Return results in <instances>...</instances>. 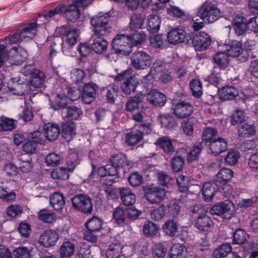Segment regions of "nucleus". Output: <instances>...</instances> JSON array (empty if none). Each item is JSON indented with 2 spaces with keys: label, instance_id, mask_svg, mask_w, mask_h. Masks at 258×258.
Masks as SVG:
<instances>
[{
  "label": "nucleus",
  "instance_id": "f257e3e1",
  "mask_svg": "<svg viewBox=\"0 0 258 258\" xmlns=\"http://www.w3.org/2000/svg\"><path fill=\"white\" fill-rule=\"evenodd\" d=\"M110 16L108 13H99L93 16L90 20L92 31L95 36H107L111 31L109 24Z\"/></svg>",
  "mask_w": 258,
  "mask_h": 258
},
{
  "label": "nucleus",
  "instance_id": "f03ea898",
  "mask_svg": "<svg viewBox=\"0 0 258 258\" xmlns=\"http://www.w3.org/2000/svg\"><path fill=\"white\" fill-rule=\"evenodd\" d=\"M195 214V227L201 231L210 232L214 227V223L211 217L208 216L203 206L196 204L192 210Z\"/></svg>",
  "mask_w": 258,
  "mask_h": 258
},
{
  "label": "nucleus",
  "instance_id": "7ed1b4c3",
  "mask_svg": "<svg viewBox=\"0 0 258 258\" xmlns=\"http://www.w3.org/2000/svg\"><path fill=\"white\" fill-rule=\"evenodd\" d=\"M233 28L237 36L243 35L246 30L258 33V25L255 17L247 20L243 16H237L233 19Z\"/></svg>",
  "mask_w": 258,
  "mask_h": 258
},
{
  "label": "nucleus",
  "instance_id": "20e7f679",
  "mask_svg": "<svg viewBox=\"0 0 258 258\" xmlns=\"http://www.w3.org/2000/svg\"><path fill=\"white\" fill-rule=\"evenodd\" d=\"M186 43L193 46L196 51H204L211 45V38L208 34L201 31L198 34H188L186 36Z\"/></svg>",
  "mask_w": 258,
  "mask_h": 258
},
{
  "label": "nucleus",
  "instance_id": "39448f33",
  "mask_svg": "<svg viewBox=\"0 0 258 258\" xmlns=\"http://www.w3.org/2000/svg\"><path fill=\"white\" fill-rule=\"evenodd\" d=\"M227 187L228 189L225 190V188L223 186L220 187L215 182L205 183L202 189L203 200L207 203L211 202L218 191L226 196L230 195L232 191V188L231 186Z\"/></svg>",
  "mask_w": 258,
  "mask_h": 258
},
{
  "label": "nucleus",
  "instance_id": "423d86ee",
  "mask_svg": "<svg viewBox=\"0 0 258 258\" xmlns=\"http://www.w3.org/2000/svg\"><path fill=\"white\" fill-rule=\"evenodd\" d=\"M58 33L62 36V41L60 43L61 49L63 51V44L67 43L69 46H74L80 36V31L77 28H72L67 25H63L58 28Z\"/></svg>",
  "mask_w": 258,
  "mask_h": 258
},
{
  "label": "nucleus",
  "instance_id": "0eeeda50",
  "mask_svg": "<svg viewBox=\"0 0 258 258\" xmlns=\"http://www.w3.org/2000/svg\"><path fill=\"white\" fill-rule=\"evenodd\" d=\"M131 39L128 35L117 34L112 42V49L116 54L128 55L132 52Z\"/></svg>",
  "mask_w": 258,
  "mask_h": 258
},
{
  "label": "nucleus",
  "instance_id": "6e6552de",
  "mask_svg": "<svg viewBox=\"0 0 258 258\" xmlns=\"http://www.w3.org/2000/svg\"><path fill=\"white\" fill-rule=\"evenodd\" d=\"M200 17L205 22L212 23L218 20L222 15L217 6L211 3H205L200 11Z\"/></svg>",
  "mask_w": 258,
  "mask_h": 258
},
{
  "label": "nucleus",
  "instance_id": "1a4fd4ad",
  "mask_svg": "<svg viewBox=\"0 0 258 258\" xmlns=\"http://www.w3.org/2000/svg\"><path fill=\"white\" fill-rule=\"evenodd\" d=\"M74 209L85 214H91L93 211V205L91 198L84 194H79L72 200Z\"/></svg>",
  "mask_w": 258,
  "mask_h": 258
},
{
  "label": "nucleus",
  "instance_id": "9d476101",
  "mask_svg": "<svg viewBox=\"0 0 258 258\" xmlns=\"http://www.w3.org/2000/svg\"><path fill=\"white\" fill-rule=\"evenodd\" d=\"M172 113L179 119L188 118L194 112L193 105L189 102L179 100L172 104Z\"/></svg>",
  "mask_w": 258,
  "mask_h": 258
},
{
  "label": "nucleus",
  "instance_id": "9b49d317",
  "mask_svg": "<svg viewBox=\"0 0 258 258\" xmlns=\"http://www.w3.org/2000/svg\"><path fill=\"white\" fill-rule=\"evenodd\" d=\"M131 62L133 67L137 70H144L151 64L150 55L144 51H135L132 55Z\"/></svg>",
  "mask_w": 258,
  "mask_h": 258
},
{
  "label": "nucleus",
  "instance_id": "f8f14e48",
  "mask_svg": "<svg viewBox=\"0 0 258 258\" xmlns=\"http://www.w3.org/2000/svg\"><path fill=\"white\" fill-rule=\"evenodd\" d=\"M146 199L152 204H159L165 198L166 192L164 189L158 186L148 187L144 189Z\"/></svg>",
  "mask_w": 258,
  "mask_h": 258
},
{
  "label": "nucleus",
  "instance_id": "ddd939ff",
  "mask_svg": "<svg viewBox=\"0 0 258 258\" xmlns=\"http://www.w3.org/2000/svg\"><path fill=\"white\" fill-rule=\"evenodd\" d=\"M146 173H147V176L155 177L160 185L166 187L170 185L173 181V179L171 176L165 172L156 169L154 165L149 166L146 169Z\"/></svg>",
  "mask_w": 258,
  "mask_h": 258
},
{
  "label": "nucleus",
  "instance_id": "4468645a",
  "mask_svg": "<svg viewBox=\"0 0 258 258\" xmlns=\"http://www.w3.org/2000/svg\"><path fill=\"white\" fill-rule=\"evenodd\" d=\"M98 86L94 83L85 84L83 88L82 100L83 103L90 104L94 101Z\"/></svg>",
  "mask_w": 258,
  "mask_h": 258
},
{
  "label": "nucleus",
  "instance_id": "2eb2a0df",
  "mask_svg": "<svg viewBox=\"0 0 258 258\" xmlns=\"http://www.w3.org/2000/svg\"><path fill=\"white\" fill-rule=\"evenodd\" d=\"M58 238V234L55 230H47L40 236L39 242L45 247H49L55 245Z\"/></svg>",
  "mask_w": 258,
  "mask_h": 258
},
{
  "label": "nucleus",
  "instance_id": "dca6fc26",
  "mask_svg": "<svg viewBox=\"0 0 258 258\" xmlns=\"http://www.w3.org/2000/svg\"><path fill=\"white\" fill-rule=\"evenodd\" d=\"M210 212L213 215L223 216L226 219H230L232 215L229 202L226 201L213 206Z\"/></svg>",
  "mask_w": 258,
  "mask_h": 258
},
{
  "label": "nucleus",
  "instance_id": "f3484780",
  "mask_svg": "<svg viewBox=\"0 0 258 258\" xmlns=\"http://www.w3.org/2000/svg\"><path fill=\"white\" fill-rule=\"evenodd\" d=\"M9 91L14 95H22L27 89V84L20 77L12 78L8 84Z\"/></svg>",
  "mask_w": 258,
  "mask_h": 258
},
{
  "label": "nucleus",
  "instance_id": "a211bd4d",
  "mask_svg": "<svg viewBox=\"0 0 258 258\" xmlns=\"http://www.w3.org/2000/svg\"><path fill=\"white\" fill-rule=\"evenodd\" d=\"M233 176V172L231 169L223 168L217 173L214 178V182L220 187L223 186L225 189L227 188L228 189L227 186H229L227 184Z\"/></svg>",
  "mask_w": 258,
  "mask_h": 258
},
{
  "label": "nucleus",
  "instance_id": "6ab92c4d",
  "mask_svg": "<svg viewBox=\"0 0 258 258\" xmlns=\"http://www.w3.org/2000/svg\"><path fill=\"white\" fill-rule=\"evenodd\" d=\"M149 102L157 107L164 106L167 101L166 96L157 89L151 90L147 95Z\"/></svg>",
  "mask_w": 258,
  "mask_h": 258
},
{
  "label": "nucleus",
  "instance_id": "aec40b11",
  "mask_svg": "<svg viewBox=\"0 0 258 258\" xmlns=\"http://www.w3.org/2000/svg\"><path fill=\"white\" fill-rule=\"evenodd\" d=\"M105 36H98L94 35L90 39V45L92 49L97 53L101 54L107 50L108 42Z\"/></svg>",
  "mask_w": 258,
  "mask_h": 258
},
{
  "label": "nucleus",
  "instance_id": "412c9836",
  "mask_svg": "<svg viewBox=\"0 0 258 258\" xmlns=\"http://www.w3.org/2000/svg\"><path fill=\"white\" fill-rule=\"evenodd\" d=\"M63 16L68 21L76 22L81 16V10L74 4L63 5Z\"/></svg>",
  "mask_w": 258,
  "mask_h": 258
},
{
  "label": "nucleus",
  "instance_id": "4be33fe9",
  "mask_svg": "<svg viewBox=\"0 0 258 258\" xmlns=\"http://www.w3.org/2000/svg\"><path fill=\"white\" fill-rule=\"evenodd\" d=\"M225 51L229 56L238 57L243 51L242 43L237 40H229L225 44Z\"/></svg>",
  "mask_w": 258,
  "mask_h": 258
},
{
  "label": "nucleus",
  "instance_id": "5701e85b",
  "mask_svg": "<svg viewBox=\"0 0 258 258\" xmlns=\"http://www.w3.org/2000/svg\"><path fill=\"white\" fill-rule=\"evenodd\" d=\"M110 162L123 173L125 171V167L130 166V161L127 159L126 156L122 153L111 156L110 158Z\"/></svg>",
  "mask_w": 258,
  "mask_h": 258
},
{
  "label": "nucleus",
  "instance_id": "b1692460",
  "mask_svg": "<svg viewBox=\"0 0 258 258\" xmlns=\"http://www.w3.org/2000/svg\"><path fill=\"white\" fill-rule=\"evenodd\" d=\"M119 196L122 204L125 206H133L136 201V197L129 187L119 188Z\"/></svg>",
  "mask_w": 258,
  "mask_h": 258
},
{
  "label": "nucleus",
  "instance_id": "393cba45",
  "mask_svg": "<svg viewBox=\"0 0 258 258\" xmlns=\"http://www.w3.org/2000/svg\"><path fill=\"white\" fill-rule=\"evenodd\" d=\"M229 56L224 51H219L213 56L212 59L215 66L220 70H225L228 67L229 59Z\"/></svg>",
  "mask_w": 258,
  "mask_h": 258
},
{
  "label": "nucleus",
  "instance_id": "a878e982",
  "mask_svg": "<svg viewBox=\"0 0 258 258\" xmlns=\"http://www.w3.org/2000/svg\"><path fill=\"white\" fill-rule=\"evenodd\" d=\"M49 203L53 209L58 213L62 212L66 205L64 196L57 192L50 196Z\"/></svg>",
  "mask_w": 258,
  "mask_h": 258
},
{
  "label": "nucleus",
  "instance_id": "bb28decb",
  "mask_svg": "<svg viewBox=\"0 0 258 258\" xmlns=\"http://www.w3.org/2000/svg\"><path fill=\"white\" fill-rule=\"evenodd\" d=\"M208 146L213 154L218 155L227 150L228 144L224 139L218 138L208 144Z\"/></svg>",
  "mask_w": 258,
  "mask_h": 258
},
{
  "label": "nucleus",
  "instance_id": "cd10ccee",
  "mask_svg": "<svg viewBox=\"0 0 258 258\" xmlns=\"http://www.w3.org/2000/svg\"><path fill=\"white\" fill-rule=\"evenodd\" d=\"M238 94V89L232 86H223L219 91L220 99L224 101L234 100Z\"/></svg>",
  "mask_w": 258,
  "mask_h": 258
},
{
  "label": "nucleus",
  "instance_id": "c85d7f7f",
  "mask_svg": "<svg viewBox=\"0 0 258 258\" xmlns=\"http://www.w3.org/2000/svg\"><path fill=\"white\" fill-rule=\"evenodd\" d=\"M139 80L135 76L125 80L121 85V90L125 94L130 95L135 92L137 87L139 85Z\"/></svg>",
  "mask_w": 258,
  "mask_h": 258
},
{
  "label": "nucleus",
  "instance_id": "c756f323",
  "mask_svg": "<svg viewBox=\"0 0 258 258\" xmlns=\"http://www.w3.org/2000/svg\"><path fill=\"white\" fill-rule=\"evenodd\" d=\"M45 138L48 141H54L57 139L60 134L59 126L54 123H48L43 126Z\"/></svg>",
  "mask_w": 258,
  "mask_h": 258
},
{
  "label": "nucleus",
  "instance_id": "7c9ffc66",
  "mask_svg": "<svg viewBox=\"0 0 258 258\" xmlns=\"http://www.w3.org/2000/svg\"><path fill=\"white\" fill-rule=\"evenodd\" d=\"M185 37V34L183 30L174 29L168 33L167 38L169 43L175 45L183 42Z\"/></svg>",
  "mask_w": 258,
  "mask_h": 258
},
{
  "label": "nucleus",
  "instance_id": "2f4dec72",
  "mask_svg": "<svg viewBox=\"0 0 258 258\" xmlns=\"http://www.w3.org/2000/svg\"><path fill=\"white\" fill-rule=\"evenodd\" d=\"M76 124L68 121L61 125L62 136L68 142L71 141L76 135Z\"/></svg>",
  "mask_w": 258,
  "mask_h": 258
},
{
  "label": "nucleus",
  "instance_id": "473e14b6",
  "mask_svg": "<svg viewBox=\"0 0 258 258\" xmlns=\"http://www.w3.org/2000/svg\"><path fill=\"white\" fill-rule=\"evenodd\" d=\"M187 248L183 244L175 243L169 253V258H186Z\"/></svg>",
  "mask_w": 258,
  "mask_h": 258
},
{
  "label": "nucleus",
  "instance_id": "72a5a7b5",
  "mask_svg": "<svg viewBox=\"0 0 258 258\" xmlns=\"http://www.w3.org/2000/svg\"><path fill=\"white\" fill-rule=\"evenodd\" d=\"M69 101V97L64 94H57L54 99L51 102V107L54 110L67 108Z\"/></svg>",
  "mask_w": 258,
  "mask_h": 258
},
{
  "label": "nucleus",
  "instance_id": "f704fd0d",
  "mask_svg": "<svg viewBox=\"0 0 258 258\" xmlns=\"http://www.w3.org/2000/svg\"><path fill=\"white\" fill-rule=\"evenodd\" d=\"M161 19L157 15H150L148 17L147 25V30L151 33H156L159 30Z\"/></svg>",
  "mask_w": 258,
  "mask_h": 258
},
{
  "label": "nucleus",
  "instance_id": "c9c22d12",
  "mask_svg": "<svg viewBox=\"0 0 258 258\" xmlns=\"http://www.w3.org/2000/svg\"><path fill=\"white\" fill-rule=\"evenodd\" d=\"M145 18V15L142 13H135L133 15L129 23L131 31L141 29Z\"/></svg>",
  "mask_w": 258,
  "mask_h": 258
},
{
  "label": "nucleus",
  "instance_id": "e433bc0d",
  "mask_svg": "<svg viewBox=\"0 0 258 258\" xmlns=\"http://www.w3.org/2000/svg\"><path fill=\"white\" fill-rule=\"evenodd\" d=\"M30 80L31 85L35 88H40L43 85L45 75L44 73L38 69H34L32 71Z\"/></svg>",
  "mask_w": 258,
  "mask_h": 258
},
{
  "label": "nucleus",
  "instance_id": "4c0bfd02",
  "mask_svg": "<svg viewBox=\"0 0 258 258\" xmlns=\"http://www.w3.org/2000/svg\"><path fill=\"white\" fill-rule=\"evenodd\" d=\"M178 229L177 222L173 219L167 220L162 226L163 232L171 237L176 235Z\"/></svg>",
  "mask_w": 258,
  "mask_h": 258
},
{
  "label": "nucleus",
  "instance_id": "58836bf2",
  "mask_svg": "<svg viewBox=\"0 0 258 258\" xmlns=\"http://www.w3.org/2000/svg\"><path fill=\"white\" fill-rule=\"evenodd\" d=\"M143 134L136 128L134 129L126 134L125 136L126 143L130 146L138 144L143 139Z\"/></svg>",
  "mask_w": 258,
  "mask_h": 258
},
{
  "label": "nucleus",
  "instance_id": "ea45409f",
  "mask_svg": "<svg viewBox=\"0 0 258 258\" xmlns=\"http://www.w3.org/2000/svg\"><path fill=\"white\" fill-rule=\"evenodd\" d=\"M155 144L161 148L165 153L174 152V147L170 139L167 136L159 138Z\"/></svg>",
  "mask_w": 258,
  "mask_h": 258
},
{
  "label": "nucleus",
  "instance_id": "a19ab883",
  "mask_svg": "<svg viewBox=\"0 0 258 258\" xmlns=\"http://www.w3.org/2000/svg\"><path fill=\"white\" fill-rule=\"evenodd\" d=\"M131 32L132 33L128 35L131 40L130 42L132 47L138 44H141L145 41L146 35L143 32L139 31V30H137V31L133 30Z\"/></svg>",
  "mask_w": 258,
  "mask_h": 258
},
{
  "label": "nucleus",
  "instance_id": "79ce46f5",
  "mask_svg": "<svg viewBox=\"0 0 258 258\" xmlns=\"http://www.w3.org/2000/svg\"><path fill=\"white\" fill-rule=\"evenodd\" d=\"M159 229L157 224L151 221H146L143 226L144 234L147 237H153L158 233Z\"/></svg>",
  "mask_w": 258,
  "mask_h": 258
},
{
  "label": "nucleus",
  "instance_id": "37998d69",
  "mask_svg": "<svg viewBox=\"0 0 258 258\" xmlns=\"http://www.w3.org/2000/svg\"><path fill=\"white\" fill-rule=\"evenodd\" d=\"M78 64L84 70L88 72H93L95 70V60L92 56L86 57H79Z\"/></svg>",
  "mask_w": 258,
  "mask_h": 258
},
{
  "label": "nucleus",
  "instance_id": "c03bdc74",
  "mask_svg": "<svg viewBox=\"0 0 258 258\" xmlns=\"http://www.w3.org/2000/svg\"><path fill=\"white\" fill-rule=\"evenodd\" d=\"M232 251V246L229 243H223L215 249L213 252L214 258H223L230 253Z\"/></svg>",
  "mask_w": 258,
  "mask_h": 258
},
{
  "label": "nucleus",
  "instance_id": "a18cd8bd",
  "mask_svg": "<svg viewBox=\"0 0 258 258\" xmlns=\"http://www.w3.org/2000/svg\"><path fill=\"white\" fill-rule=\"evenodd\" d=\"M102 226V221L96 216H94L92 218L89 219L85 223L86 228L94 232H98L101 229Z\"/></svg>",
  "mask_w": 258,
  "mask_h": 258
},
{
  "label": "nucleus",
  "instance_id": "49530a36",
  "mask_svg": "<svg viewBox=\"0 0 258 258\" xmlns=\"http://www.w3.org/2000/svg\"><path fill=\"white\" fill-rule=\"evenodd\" d=\"M73 170L68 167L56 168L51 171V175L53 179L66 180L69 177V172Z\"/></svg>",
  "mask_w": 258,
  "mask_h": 258
},
{
  "label": "nucleus",
  "instance_id": "de8ad7c7",
  "mask_svg": "<svg viewBox=\"0 0 258 258\" xmlns=\"http://www.w3.org/2000/svg\"><path fill=\"white\" fill-rule=\"evenodd\" d=\"M203 148L202 143H196L190 151L187 153L186 159L188 162H192L197 160Z\"/></svg>",
  "mask_w": 258,
  "mask_h": 258
},
{
  "label": "nucleus",
  "instance_id": "09e8293b",
  "mask_svg": "<svg viewBox=\"0 0 258 258\" xmlns=\"http://www.w3.org/2000/svg\"><path fill=\"white\" fill-rule=\"evenodd\" d=\"M190 89L192 92V96L200 98L203 95V86L202 82L198 79H192L189 83Z\"/></svg>",
  "mask_w": 258,
  "mask_h": 258
},
{
  "label": "nucleus",
  "instance_id": "8fccbe9b",
  "mask_svg": "<svg viewBox=\"0 0 258 258\" xmlns=\"http://www.w3.org/2000/svg\"><path fill=\"white\" fill-rule=\"evenodd\" d=\"M74 244L70 241L64 242L60 248V255L62 257H70L75 252Z\"/></svg>",
  "mask_w": 258,
  "mask_h": 258
},
{
  "label": "nucleus",
  "instance_id": "3c124183",
  "mask_svg": "<svg viewBox=\"0 0 258 258\" xmlns=\"http://www.w3.org/2000/svg\"><path fill=\"white\" fill-rule=\"evenodd\" d=\"M142 103L141 98L139 96L130 97L126 103L125 108L127 111L133 112L139 108Z\"/></svg>",
  "mask_w": 258,
  "mask_h": 258
},
{
  "label": "nucleus",
  "instance_id": "603ef678",
  "mask_svg": "<svg viewBox=\"0 0 258 258\" xmlns=\"http://www.w3.org/2000/svg\"><path fill=\"white\" fill-rule=\"evenodd\" d=\"M217 134L216 130L212 127L206 128L203 133L202 135V144L204 143L206 145L208 146L210 143H212L215 138L214 137Z\"/></svg>",
  "mask_w": 258,
  "mask_h": 258
},
{
  "label": "nucleus",
  "instance_id": "864d4df0",
  "mask_svg": "<svg viewBox=\"0 0 258 258\" xmlns=\"http://www.w3.org/2000/svg\"><path fill=\"white\" fill-rule=\"evenodd\" d=\"M160 120L161 126L167 129H172L176 125L175 118L168 114L161 115Z\"/></svg>",
  "mask_w": 258,
  "mask_h": 258
},
{
  "label": "nucleus",
  "instance_id": "5fc2aeb1",
  "mask_svg": "<svg viewBox=\"0 0 258 258\" xmlns=\"http://www.w3.org/2000/svg\"><path fill=\"white\" fill-rule=\"evenodd\" d=\"M238 133L241 137H249L255 134L254 126L245 123L239 126Z\"/></svg>",
  "mask_w": 258,
  "mask_h": 258
},
{
  "label": "nucleus",
  "instance_id": "6e6d98bb",
  "mask_svg": "<svg viewBox=\"0 0 258 258\" xmlns=\"http://www.w3.org/2000/svg\"><path fill=\"white\" fill-rule=\"evenodd\" d=\"M40 18H41V15L39 16L37 19L33 22L28 23L25 27L21 30V33L26 36L27 34H29L31 36H28V37L32 38L36 33L38 26L40 25L37 23V21Z\"/></svg>",
  "mask_w": 258,
  "mask_h": 258
},
{
  "label": "nucleus",
  "instance_id": "4d7b16f0",
  "mask_svg": "<svg viewBox=\"0 0 258 258\" xmlns=\"http://www.w3.org/2000/svg\"><path fill=\"white\" fill-rule=\"evenodd\" d=\"M40 220L45 223H51L55 220V214L46 209L41 210L38 213Z\"/></svg>",
  "mask_w": 258,
  "mask_h": 258
},
{
  "label": "nucleus",
  "instance_id": "13d9d810",
  "mask_svg": "<svg viewBox=\"0 0 258 258\" xmlns=\"http://www.w3.org/2000/svg\"><path fill=\"white\" fill-rule=\"evenodd\" d=\"M166 214L172 217H176L180 211V206L177 202L171 201L166 206Z\"/></svg>",
  "mask_w": 258,
  "mask_h": 258
},
{
  "label": "nucleus",
  "instance_id": "bf43d9fd",
  "mask_svg": "<svg viewBox=\"0 0 258 258\" xmlns=\"http://www.w3.org/2000/svg\"><path fill=\"white\" fill-rule=\"evenodd\" d=\"M246 233L241 228L236 229L233 234L232 243L233 244H242L246 240Z\"/></svg>",
  "mask_w": 258,
  "mask_h": 258
},
{
  "label": "nucleus",
  "instance_id": "052dcab7",
  "mask_svg": "<svg viewBox=\"0 0 258 258\" xmlns=\"http://www.w3.org/2000/svg\"><path fill=\"white\" fill-rule=\"evenodd\" d=\"M167 252L166 247L160 243H156L152 247L153 258H164Z\"/></svg>",
  "mask_w": 258,
  "mask_h": 258
},
{
  "label": "nucleus",
  "instance_id": "680f3d73",
  "mask_svg": "<svg viewBox=\"0 0 258 258\" xmlns=\"http://www.w3.org/2000/svg\"><path fill=\"white\" fill-rule=\"evenodd\" d=\"M166 214V207L162 204L158 208L155 209L151 213V218L155 221L161 220Z\"/></svg>",
  "mask_w": 258,
  "mask_h": 258
},
{
  "label": "nucleus",
  "instance_id": "e2e57ef3",
  "mask_svg": "<svg viewBox=\"0 0 258 258\" xmlns=\"http://www.w3.org/2000/svg\"><path fill=\"white\" fill-rule=\"evenodd\" d=\"M176 182L180 192H184L188 189L190 180L187 177L180 175L176 178Z\"/></svg>",
  "mask_w": 258,
  "mask_h": 258
},
{
  "label": "nucleus",
  "instance_id": "0e129e2a",
  "mask_svg": "<svg viewBox=\"0 0 258 258\" xmlns=\"http://www.w3.org/2000/svg\"><path fill=\"white\" fill-rule=\"evenodd\" d=\"M67 110L66 117L69 119H77L83 114L81 109L76 106L68 107Z\"/></svg>",
  "mask_w": 258,
  "mask_h": 258
},
{
  "label": "nucleus",
  "instance_id": "69168bd1",
  "mask_svg": "<svg viewBox=\"0 0 258 258\" xmlns=\"http://www.w3.org/2000/svg\"><path fill=\"white\" fill-rule=\"evenodd\" d=\"M130 184L133 187H138L141 185L143 181V178L138 172L131 173L127 177Z\"/></svg>",
  "mask_w": 258,
  "mask_h": 258
},
{
  "label": "nucleus",
  "instance_id": "338daca9",
  "mask_svg": "<svg viewBox=\"0 0 258 258\" xmlns=\"http://www.w3.org/2000/svg\"><path fill=\"white\" fill-rule=\"evenodd\" d=\"M77 50L80 54L79 57H87L92 56L91 54L92 48L87 43H80L78 46Z\"/></svg>",
  "mask_w": 258,
  "mask_h": 258
},
{
  "label": "nucleus",
  "instance_id": "774afa93",
  "mask_svg": "<svg viewBox=\"0 0 258 258\" xmlns=\"http://www.w3.org/2000/svg\"><path fill=\"white\" fill-rule=\"evenodd\" d=\"M120 245L118 244H111L106 250L107 258H118L120 256Z\"/></svg>",
  "mask_w": 258,
  "mask_h": 258
}]
</instances>
